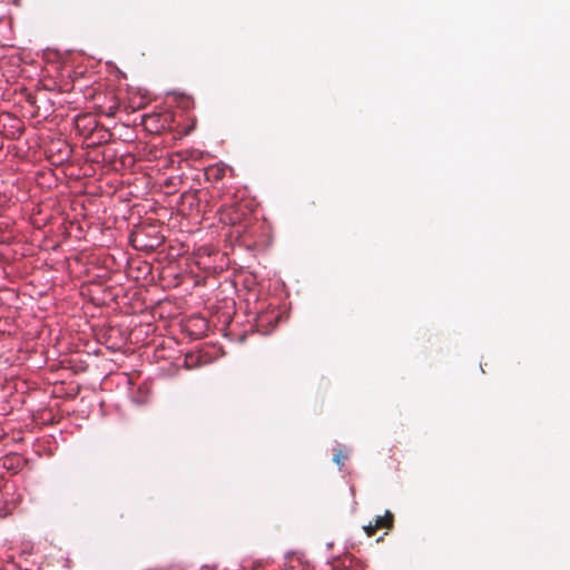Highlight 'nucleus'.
<instances>
[{"label":"nucleus","instance_id":"3","mask_svg":"<svg viewBox=\"0 0 570 570\" xmlns=\"http://www.w3.org/2000/svg\"><path fill=\"white\" fill-rule=\"evenodd\" d=\"M92 135H98V142L99 144L109 141L111 136H112V134L109 130H107V129L96 130Z\"/></svg>","mask_w":570,"mask_h":570},{"label":"nucleus","instance_id":"5","mask_svg":"<svg viewBox=\"0 0 570 570\" xmlns=\"http://www.w3.org/2000/svg\"><path fill=\"white\" fill-rule=\"evenodd\" d=\"M364 531L366 532L367 537H374L377 528H374V524L370 523L368 525L364 527Z\"/></svg>","mask_w":570,"mask_h":570},{"label":"nucleus","instance_id":"4","mask_svg":"<svg viewBox=\"0 0 570 570\" xmlns=\"http://www.w3.org/2000/svg\"><path fill=\"white\" fill-rule=\"evenodd\" d=\"M347 459V455L343 453V451L338 450L334 454V462L338 465H343L344 461Z\"/></svg>","mask_w":570,"mask_h":570},{"label":"nucleus","instance_id":"1","mask_svg":"<svg viewBox=\"0 0 570 570\" xmlns=\"http://www.w3.org/2000/svg\"><path fill=\"white\" fill-rule=\"evenodd\" d=\"M394 525V514L386 510L384 515H379L375 519L374 528L379 529H392Z\"/></svg>","mask_w":570,"mask_h":570},{"label":"nucleus","instance_id":"2","mask_svg":"<svg viewBox=\"0 0 570 570\" xmlns=\"http://www.w3.org/2000/svg\"><path fill=\"white\" fill-rule=\"evenodd\" d=\"M226 169L223 166H213L206 170L207 179L220 180L225 176Z\"/></svg>","mask_w":570,"mask_h":570}]
</instances>
